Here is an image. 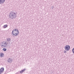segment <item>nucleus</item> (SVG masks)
Masks as SVG:
<instances>
[{"mask_svg": "<svg viewBox=\"0 0 74 74\" xmlns=\"http://www.w3.org/2000/svg\"><path fill=\"white\" fill-rule=\"evenodd\" d=\"M9 18L10 19H15L16 17V14L15 12L12 11H11L9 14Z\"/></svg>", "mask_w": 74, "mask_h": 74, "instance_id": "1", "label": "nucleus"}, {"mask_svg": "<svg viewBox=\"0 0 74 74\" xmlns=\"http://www.w3.org/2000/svg\"><path fill=\"white\" fill-rule=\"evenodd\" d=\"M12 34L13 35L15 36H18V34H19V31L18 29H17V32L15 33L14 34V31H12Z\"/></svg>", "mask_w": 74, "mask_h": 74, "instance_id": "2", "label": "nucleus"}, {"mask_svg": "<svg viewBox=\"0 0 74 74\" xmlns=\"http://www.w3.org/2000/svg\"><path fill=\"white\" fill-rule=\"evenodd\" d=\"M3 44L4 45H1V47L3 48H4H4H6L8 45V43H7L6 42H5L3 43Z\"/></svg>", "mask_w": 74, "mask_h": 74, "instance_id": "3", "label": "nucleus"}, {"mask_svg": "<svg viewBox=\"0 0 74 74\" xmlns=\"http://www.w3.org/2000/svg\"><path fill=\"white\" fill-rule=\"evenodd\" d=\"M65 49L66 51H69L70 49V47L69 45H66L65 47Z\"/></svg>", "mask_w": 74, "mask_h": 74, "instance_id": "4", "label": "nucleus"}, {"mask_svg": "<svg viewBox=\"0 0 74 74\" xmlns=\"http://www.w3.org/2000/svg\"><path fill=\"white\" fill-rule=\"evenodd\" d=\"M4 68L2 67L0 69V74H1V73H3L4 72Z\"/></svg>", "mask_w": 74, "mask_h": 74, "instance_id": "5", "label": "nucleus"}, {"mask_svg": "<svg viewBox=\"0 0 74 74\" xmlns=\"http://www.w3.org/2000/svg\"><path fill=\"white\" fill-rule=\"evenodd\" d=\"M11 60H12V59L10 58H8L7 62H8V63H11Z\"/></svg>", "mask_w": 74, "mask_h": 74, "instance_id": "6", "label": "nucleus"}, {"mask_svg": "<svg viewBox=\"0 0 74 74\" xmlns=\"http://www.w3.org/2000/svg\"><path fill=\"white\" fill-rule=\"evenodd\" d=\"M0 57H4V53H1L0 54Z\"/></svg>", "mask_w": 74, "mask_h": 74, "instance_id": "7", "label": "nucleus"}, {"mask_svg": "<svg viewBox=\"0 0 74 74\" xmlns=\"http://www.w3.org/2000/svg\"><path fill=\"white\" fill-rule=\"evenodd\" d=\"M26 70V69H24L22 70L20 72V73H22L23 72H24V71H25Z\"/></svg>", "mask_w": 74, "mask_h": 74, "instance_id": "8", "label": "nucleus"}, {"mask_svg": "<svg viewBox=\"0 0 74 74\" xmlns=\"http://www.w3.org/2000/svg\"><path fill=\"white\" fill-rule=\"evenodd\" d=\"M13 31V33H14V34H15L17 32V29H14Z\"/></svg>", "mask_w": 74, "mask_h": 74, "instance_id": "9", "label": "nucleus"}, {"mask_svg": "<svg viewBox=\"0 0 74 74\" xmlns=\"http://www.w3.org/2000/svg\"><path fill=\"white\" fill-rule=\"evenodd\" d=\"M5 2V0H0V3H4Z\"/></svg>", "mask_w": 74, "mask_h": 74, "instance_id": "10", "label": "nucleus"}, {"mask_svg": "<svg viewBox=\"0 0 74 74\" xmlns=\"http://www.w3.org/2000/svg\"><path fill=\"white\" fill-rule=\"evenodd\" d=\"M11 39L10 38H7V41H8V42H9V41H11Z\"/></svg>", "mask_w": 74, "mask_h": 74, "instance_id": "11", "label": "nucleus"}, {"mask_svg": "<svg viewBox=\"0 0 74 74\" xmlns=\"http://www.w3.org/2000/svg\"><path fill=\"white\" fill-rule=\"evenodd\" d=\"M8 27V25H5L3 26L4 28H6Z\"/></svg>", "mask_w": 74, "mask_h": 74, "instance_id": "12", "label": "nucleus"}, {"mask_svg": "<svg viewBox=\"0 0 74 74\" xmlns=\"http://www.w3.org/2000/svg\"><path fill=\"white\" fill-rule=\"evenodd\" d=\"M3 50L4 51H7V49H6L5 48H3Z\"/></svg>", "mask_w": 74, "mask_h": 74, "instance_id": "13", "label": "nucleus"}, {"mask_svg": "<svg viewBox=\"0 0 74 74\" xmlns=\"http://www.w3.org/2000/svg\"><path fill=\"white\" fill-rule=\"evenodd\" d=\"M72 51L73 52V53H74V48H73L72 50Z\"/></svg>", "mask_w": 74, "mask_h": 74, "instance_id": "14", "label": "nucleus"}, {"mask_svg": "<svg viewBox=\"0 0 74 74\" xmlns=\"http://www.w3.org/2000/svg\"><path fill=\"white\" fill-rule=\"evenodd\" d=\"M64 53H66V51L64 50Z\"/></svg>", "mask_w": 74, "mask_h": 74, "instance_id": "15", "label": "nucleus"}, {"mask_svg": "<svg viewBox=\"0 0 74 74\" xmlns=\"http://www.w3.org/2000/svg\"><path fill=\"white\" fill-rule=\"evenodd\" d=\"M51 8L52 9H53L54 7H53V6H51Z\"/></svg>", "mask_w": 74, "mask_h": 74, "instance_id": "16", "label": "nucleus"}]
</instances>
